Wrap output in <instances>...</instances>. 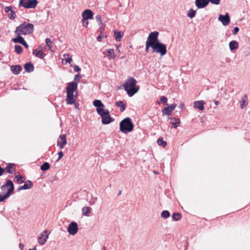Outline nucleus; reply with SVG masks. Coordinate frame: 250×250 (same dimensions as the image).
<instances>
[{
  "label": "nucleus",
  "mask_w": 250,
  "mask_h": 250,
  "mask_svg": "<svg viewBox=\"0 0 250 250\" xmlns=\"http://www.w3.org/2000/svg\"><path fill=\"white\" fill-rule=\"evenodd\" d=\"M14 48L15 51L18 54L21 53L23 51L22 47L20 45L16 44L14 46Z\"/></svg>",
  "instance_id": "473e14b6"
},
{
  "label": "nucleus",
  "mask_w": 250,
  "mask_h": 250,
  "mask_svg": "<svg viewBox=\"0 0 250 250\" xmlns=\"http://www.w3.org/2000/svg\"><path fill=\"white\" fill-rule=\"evenodd\" d=\"M83 25L86 27L88 24V21L87 19H83Z\"/></svg>",
  "instance_id": "8fccbe9b"
},
{
  "label": "nucleus",
  "mask_w": 250,
  "mask_h": 250,
  "mask_svg": "<svg viewBox=\"0 0 250 250\" xmlns=\"http://www.w3.org/2000/svg\"><path fill=\"white\" fill-rule=\"evenodd\" d=\"M37 0H20L19 6H22L25 8H34L38 4Z\"/></svg>",
  "instance_id": "39448f33"
},
{
  "label": "nucleus",
  "mask_w": 250,
  "mask_h": 250,
  "mask_svg": "<svg viewBox=\"0 0 250 250\" xmlns=\"http://www.w3.org/2000/svg\"><path fill=\"white\" fill-rule=\"evenodd\" d=\"M22 189H25V188H23V186H20L18 188V190H22Z\"/></svg>",
  "instance_id": "bf43d9fd"
},
{
  "label": "nucleus",
  "mask_w": 250,
  "mask_h": 250,
  "mask_svg": "<svg viewBox=\"0 0 250 250\" xmlns=\"http://www.w3.org/2000/svg\"><path fill=\"white\" fill-rule=\"evenodd\" d=\"M12 8H13V7L12 6H7L5 8L4 11L6 13H8L9 12L12 10Z\"/></svg>",
  "instance_id": "49530a36"
},
{
  "label": "nucleus",
  "mask_w": 250,
  "mask_h": 250,
  "mask_svg": "<svg viewBox=\"0 0 250 250\" xmlns=\"http://www.w3.org/2000/svg\"><path fill=\"white\" fill-rule=\"evenodd\" d=\"M24 68L26 72L30 73L33 71L34 67L33 64L31 62H29L25 64Z\"/></svg>",
  "instance_id": "b1692460"
},
{
  "label": "nucleus",
  "mask_w": 250,
  "mask_h": 250,
  "mask_svg": "<svg viewBox=\"0 0 250 250\" xmlns=\"http://www.w3.org/2000/svg\"><path fill=\"white\" fill-rule=\"evenodd\" d=\"M100 26V28H99V31L102 34L104 30V28H105V24H102V25H99Z\"/></svg>",
  "instance_id": "de8ad7c7"
},
{
  "label": "nucleus",
  "mask_w": 250,
  "mask_h": 250,
  "mask_svg": "<svg viewBox=\"0 0 250 250\" xmlns=\"http://www.w3.org/2000/svg\"><path fill=\"white\" fill-rule=\"evenodd\" d=\"M117 49L118 50V51H120V50H119L118 48H117Z\"/></svg>",
  "instance_id": "338daca9"
},
{
  "label": "nucleus",
  "mask_w": 250,
  "mask_h": 250,
  "mask_svg": "<svg viewBox=\"0 0 250 250\" xmlns=\"http://www.w3.org/2000/svg\"><path fill=\"white\" fill-rule=\"evenodd\" d=\"M81 78L82 76L80 74H77L75 76L74 81L77 82V81H79Z\"/></svg>",
  "instance_id": "a18cd8bd"
},
{
  "label": "nucleus",
  "mask_w": 250,
  "mask_h": 250,
  "mask_svg": "<svg viewBox=\"0 0 250 250\" xmlns=\"http://www.w3.org/2000/svg\"><path fill=\"white\" fill-rule=\"evenodd\" d=\"M134 125L129 117L123 119L120 123V129L124 133H127L132 131Z\"/></svg>",
  "instance_id": "20e7f679"
},
{
  "label": "nucleus",
  "mask_w": 250,
  "mask_h": 250,
  "mask_svg": "<svg viewBox=\"0 0 250 250\" xmlns=\"http://www.w3.org/2000/svg\"><path fill=\"white\" fill-rule=\"evenodd\" d=\"M78 86L77 82L73 81L68 83V86L66 88V92H74V91L77 89Z\"/></svg>",
  "instance_id": "ddd939ff"
},
{
  "label": "nucleus",
  "mask_w": 250,
  "mask_h": 250,
  "mask_svg": "<svg viewBox=\"0 0 250 250\" xmlns=\"http://www.w3.org/2000/svg\"><path fill=\"white\" fill-rule=\"evenodd\" d=\"M229 47L231 50L236 49L238 48V43L235 41H231L229 43Z\"/></svg>",
  "instance_id": "cd10ccee"
},
{
  "label": "nucleus",
  "mask_w": 250,
  "mask_h": 250,
  "mask_svg": "<svg viewBox=\"0 0 250 250\" xmlns=\"http://www.w3.org/2000/svg\"><path fill=\"white\" fill-rule=\"evenodd\" d=\"M195 14H196V11L195 10H194L193 9H190L188 12V14H187V15L190 18H193V17H195Z\"/></svg>",
  "instance_id": "f704fd0d"
},
{
  "label": "nucleus",
  "mask_w": 250,
  "mask_h": 250,
  "mask_svg": "<svg viewBox=\"0 0 250 250\" xmlns=\"http://www.w3.org/2000/svg\"><path fill=\"white\" fill-rule=\"evenodd\" d=\"M124 35V33L118 30H114V38L116 41L120 42L121 41Z\"/></svg>",
  "instance_id": "6ab92c4d"
},
{
  "label": "nucleus",
  "mask_w": 250,
  "mask_h": 250,
  "mask_svg": "<svg viewBox=\"0 0 250 250\" xmlns=\"http://www.w3.org/2000/svg\"><path fill=\"white\" fill-rule=\"evenodd\" d=\"M136 83L137 81L133 77L128 78L124 83V89L129 97H132L138 91L139 87L136 86Z\"/></svg>",
  "instance_id": "f03ea898"
},
{
  "label": "nucleus",
  "mask_w": 250,
  "mask_h": 250,
  "mask_svg": "<svg viewBox=\"0 0 250 250\" xmlns=\"http://www.w3.org/2000/svg\"><path fill=\"white\" fill-rule=\"evenodd\" d=\"M204 104L205 102L203 101H195L194 103V107L202 111L205 109Z\"/></svg>",
  "instance_id": "a211bd4d"
},
{
  "label": "nucleus",
  "mask_w": 250,
  "mask_h": 250,
  "mask_svg": "<svg viewBox=\"0 0 250 250\" xmlns=\"http://www.w3.org/2000/svg\"><path fill=\"white\" fill-rule=\"evenodd\" d=\"M67 95L66 102L68 104H72L75 103L76 99L74 98V92H66Z\"/></svg>",
  "instance_id": "f8f14e48"
},
{
  "label": "nucleus",
  "mask_w": 250,
  "mask_h": 250,
  "mask_svg": "<svg viewBox=\"0 0 250 250\" xmlns=\"http://www.w3.org/2000/svg\"><path fill=\"white\" fill-rule=\"evenodd\" d=\"M106 37H107V36H106V35H105V36H104V35L102 36V35H99V36L97 37V41H98V42H101L102 38H106Z\"/></svg>",
  "instance_id": "603ef678"
},
{
  "label": "nucleus",
  "mask_w": 250,
  "mask_h": 250,
  "mask_svg": "<svg viewBox=\"0 0 250 250\" xmlns=\"http://www.w3.org/2000/svg\"><path fill=\"white\" fill-rule=\"evenodd\" d=\"M50 164L47 162H44L41 166V169L42 171H46L50 168Z\"/></svg>",
  "instance_id": "2f4dec72"
},
{
  "label": "nucleus",
  "mask_w": 250,
  "mask_h": 250,
  "mask_svg": "<svg viewBox=\"0 0 250 250\" xmlns=\"http://www.w3.org/2000/svg\"><path fill=\"white\" fill-rule=\"evenodd\" d=\"M66 143L67 141L66 135L62 134L60 135V139H58L57 141L58 146H59L61 149H62L64 148Z\"/></svg>",
  "instance_id": "9b49d317"
},
{
  "label": "nucleus",
  "mask_w": 250,
  "mask_h": 250,
  "mask_svg": "<svg viewBox=\"0 0 250 250\" xmlns=\"http://www.w3.org/2000/svg\"><path fill=\"white\" fill-rule=\"evenodd\" d=\"M91 208L89 207H84L82 208V214L84 216H89L91 213Z\"/></svg>",
  "instance_id": "a878e982"
},
{
  "label": "nucleus",
  "mask_w": 250,
  "mask_h": 250,
  "mask_svg": "<svg viewBox=\"0 0 250 250\" xmlns=\"http://www.w3.org/2000/svg\"><path fill=\"white\" fill-rule=\"evenodd\" d=\"M95 19L99 25L104 24V23H103L102 17L100 15H97L95 17Z\"/></svg>",
  "instance_id": "37998d69"
},
{
  "label": "nucleus",
  "mask_w": 250,
  "mask_h": 250,
  "mask_svg": "<svg viewBox=\"0 0 250 250\" xmlns=\"http://www.w3.org/2000/svg\"><path fill=\"white\" fill-rule=\"evenodd\" d=\"M104 250H106V249L105 247H104Z\"/></svg>",
  "instance_id": "774afa93"
},
{
  "label": "nucleus",
  "mask_w": 250,
  "mask_h": 250,
  "mask_svg": "<svg viewBox=\"0 0 250 250\" xmlns=\"http://www.w3.org/2000/svg\"><path fill=\"white\" fill-rule=\"evenodd\" d=\"M121 191H120L119 193H118V195H120L121 194Z\"/></svg>",
  "instance_id": "0e129e2a"
},
{
  "label": "nucleus",
  "mask_w": 250,
  "mask_h": 250,
  "mask_svg": "<svg viewBox=\"0 0 250 250\" xmlns=\"http://www.w3.org/2000/svg\"><path fill=\"white\" fill-rule=\"evenodd\" d=\"M22 45H23L26 48H28L29 47V45L27 44L25 41L22 44Z\"/></svg>",
  "instance_id": "6e6d98bb"
},
{
  "label": "nucleus",
  "mask_w": 250,
  "mask_h": 250,
  "mask_svg": "<svg viewBox=\"0 0 250 250\" xmlns=\"http://www.w3.org/2000/svg\"><path fill=\"white\" fill-rule=\"evenodd\" d=\"M13 166H14V164H8L6 166L5 169L8 173L12 174L13 173L12 168Z\"/></svg>",
  "instance_id": "4c0bfd02"
},
{
  "label": "nucleus",
  "mask_w": 250,
  "mask_h": 250,
  "mask_svg": "<svg viewBox=\"0 0 250 250\" xmlns=\"http://www.w3.org/2000/svg\"><path fill=\"white\" fill-rule=\"evenodd\" d=\"M19 247L21 250H22L24 248V245L23 244H22L21 243H20L19 244Z\"/></svg>",
  "instance_id": "4d7b16f0"
},
{
  "label": "nucleus",
  "mask_w": 250,
  "mask_h": 250,
  "mask_svg": "<svg viewBox=\"0 0 250 250\" xmlns=\"http://www.w3.org/2000/svg\"><path fill=\"white\" fill-rule=\"evenodd\" d=\"M93 104L97 107L96 111L98 114H100L101 112L105 110L103 109L104 105L100 100H95L93 102Z\"/></svg>",
  "instance_id": "6e6552de"
},
{
  "label": "nucleus",
  "mask_w": 250,
  "mask_h": 250,
  "mask_svg": "<svg viewBox=\"0 0 250 250\" xmlns=\"http://www.w3.org/2000/svg\"><path fill=\"white\" fill-rule=\"evenodd\" d=\"M170 124L172 125L174 128H177L180 125V120L178 118H171Z\"/></svg>",
  "instance_id": "412c9836"
},
{
  "label": "nucleus",
  "mask_w": 250,
  "mask_h": 250,
  "mask_svg": "<svg viewBox=\"0 0 250 250\" xmlns=\"http://www.w3.org/2000/svg\"><path fill=\"white\" fill-rule=\"evenodd\" d=\"M167 98L166 97L163 96H162L161 97V98L160 99V100L158 101V104H160L161 103L163 102L165 104H166L167 105Z\"/></svg>",
  "instance_id": "79ce46f5"
},
{
  "label": "nucleus",
  "mask_w": 250,
  "mask_h": 250,
  "mask_svg": "<svg viewBox=\"0 0 250 250\" xmlns=\"http://www.w3.org/2000/svg\"><path fill=\"white\" fill-rule=\"evenodd\" d=\"M8 17L10 19H14L16 17V14L15 12L13 10L10 11V13L9 14Z\"/></svg>",
  "instance_id": "c03bdc74"
},
{
  "label": "nucleus",
  "mask_w": 250,
  "mask_h": 250,
  "mask_svg": "<svg viewBox=\"0 0 250 250\" xmlns=\"http://www.w3.org/2000/svg\"><path fill=\"white\" fill-rule=\"evenodd\" d=\"M11 69L14 74L17 75L22 70V67L20 65H14L11 66Z\"/></svg>",
  "instance_id": "aec40b11"
},
{
  "label": "nucleus",
  "mask_w": 250,
  "mask_h": 250,
  "mask_svg": "<svg viewBox=\"0 0 250 250\" xmlns=\"http://www.w3.org/2000/svg\"><path fill=\"white\" fill-rule=\"evenodd\" d=\"M218 20L220 21L224 26L228 25L230 22V18L228 13L225 15H220Z\"/></svg>",
  "instance_id": "1a4fd4ad"
},
{
  "label": "nucleus",
  "mask_w": 250,
  "mask_h": 250,
  "mask_svg": "<svg viewBox=\"0 0 250 250\" xmlns=\"http://www.w3.org/2000/svg\"><path fill=\"white\" fill-rule=\"evenodd\" d=\"M184 106V104L182 103H180V105H179V108L180 109H182L183 107Z\"/></svg>",
  "instance_id": "13d9d810"
},
{
  "label": "nucleus",
  "mask_w": 250,
  "mask_h": 250,
  "mask_svg": "<svg viewBox=\"0 0 250 250\" xmlns=\"http://www.w3.org/2000/svg\"><path fill=\"white\" fill-rule=\"evenodd\" d=\"M209 3L208 0H195V5L199 9L204 8L207 6Z\"/></svg>",
  "instance_id": "4468645a"
},
{
  "label": "nucleus",
  "mask_w": 250,
  "mask_h": 250,
  "mask_svg": "<svg viewBox=\"0 0 250 250\" xmlns=\"http://www.w3.org/2000/svg\"><path fill=\"white\" fill-rule=\"evenodd\" d=\"M15 178L16 179L17 182L20 184L23 183L25 180L24 178L20 174L16 175Z\"/></svg>",
  "instance_id": "c9c22d12"
},
{
  "label": "nucleus",
  "mask_w": 250,
  "mask_h": 250,
  "mask_svg": "<svg viewBox=\"0 0 250 250\" xmlns=\"http://www.w3.org/2000/svg\"><path fill=\"white\" fill-rule=\"evenodd\" d=\"M177 105L175 104H171L170 106L165 107L162 111L163 115H167L169 116L172 111L175 108Z\"/></svg>",
  "instance_id": "9d476101"
},
{
  "label": "nucleus",
  "mask_w": 250,
  "mask_h": 250,
  "mask_svg": "<svg viewBox=\"0 0 250 250\" xmlns=\"http://www.w3.org/2000/svg\"><path fill=\"white\" fill-rule=\"evenodd\" d=\"M63 57L64 58V60L65 61V63H68L70 64L72 62V59L68 54H63Z\"/></svg>",
  "instance_id": "72a5a7b5"
},
{
  "label": "nucleus",
  "mask_w": 250,
  "mask_h": 250,
  "mask_svg": "<svg viewBox=\"0 0 250 250\" xmlns=\"http://www.w3.org/2000/svg\"><path fill=\"white\" fill-rule=\"evenodd\" d=\"M23 186L25 189H31L33 187V183L31 181L28 180L25 182Z\"/></svg>",
  "instance_id": "7c9ffc66"
},
{
  "label": "nucleus",
  "mask_w": 250,
  "mask_h": 250,
  "mask_svg": "<svg viewBox=\"0 0 250 250\" xmlns=\"http://www.w3.org/2000/svg\"><path fill=\"white\" fill-rule=\"evenodd\" d=\"M4 170H5V169H3V168H2L0 166V176H1L3 174V173L4 171Z\"/></svg>",
  "instance_id": "5fc2aeb1"
},
{
  "label": "nucleus",
  "mask_w": 250,
  "mask_h": 250,
  "mask_svg": "<svg viewBox=\"0 0 250 250\" xmlns=\"http://www.w3.org/2000/svg\"><path fill=\"white\" fill-rule=\"evenodd\" d=\"M17 37L15 38H13L12 39V41L15 43H19L22 44L25 42L24 39L21 36L22 35L16 34Z\"/></svg>",
  "instance_id": "4be33fe9"
},
{
  "label": "nucleus",
  "mask_w": 250,
  "mask_h": 250,
  "mask_svg": "<svg viewBox=\"0 0 250 250\" xmlns=\"http://www.w3.org/2000/svg\"><path fill=\"white\" fill-rule=\"evenodd\" d=\"M151 33L153 44V52L160 54L162 56L165 55L167 52V46L165 44L160 42L158 39L159 32L154 31Z\"/></svg>",
  "instance_id": "f257e3e1"
},
{
  "label": "nucleus",
  "mask_w": 250,
  "mask_h": 250,
  "mask_svg": "<svg viewBox=\"0 0 250 250\" xmlns=\"http://www.w3.org/2000/svg\"><path fill=\"white\" fill-rule=\"evenodd\" d=\"M86 200L89 202V205H94L97 200V197L93 198L91 194H87L86 196Z\"/></svg>",
  "instance_id": "bb28decb"
},
{
  "label": "nucleus",
  "mask_w": 250,
  "mask_h": 250,
  "mask_svg": "<svg viewBox=\"0 0 250 250\" xmlns=\"http://www.w3.org/2000/svg\"><path fill=\"white\" fill-rule=\"evenodd\" d=\"M37 49H38V50L41 49L42 50V47L41 45H39Z\"/></svg>",
  "instance_id": "680f3d73"
},
{
  "label": "nucleus",
  "mask_w": 250,
  "mask_h": 250,
  "mask_svg": "<svg viewBox=\"0 0 250 250\" xmlns=\"http://www.w3.org/2000/svg\"><path fill=\"white\" fill-rule=\"evenodd\" d=\"M240 107L241 109H243L245 106L248 104V97L246 94L244 95L242 97L241 101H240Z\"/></svg>",
  "instance_id": "393cba45"
},
{
  "label": "nucleus",
  "mask_w": 250,
  "mask_h": 250,
  "mask_svg": "<svg viewBox=\"0 0 250 250\" xmlns=\"http://www.w3.org/2000/svg\"><path fill=\"white\" fill-rule=\"evenodd\" d=\"M170 216V213L168 210H164L161 213V217L164 218H167Z\"/></svg>",
  "instance_id": "a19ab883"
},
{
  "label": "nucleus",
  "mask_w": 250,
  "mask_h": 250,
  "mask_svg": "<svg viewBox=\"0 0 250 250\" xmlns=\"http://www.w3.org/2000/svg\"><path fill=\"white\" fill-rule=\"evenodd\" d=\"M98 114L101 116L102 122L104 125L109 124L114 120L113 118L110 117L109 112L107 109H105V110Z\"/></svg>",
  "instance_id": "423d86ee"
},
{
  "label": "nucleus",
  "mask_w": 250,
  "mask_h": 250,
  "mask_svg": "<svg viewBox=\"0 0 250 250\" xmlns=\"http://www.w3.org/2000/svg\"><path fill=\"white\" fill-rule=\"evenodd\" d=\"M78 229H79L77 223L73 221L69 224L67 230L70 235H74L77 233Z\"/></svg>",
  "instance_id": "0eeeda50"
},
{
  "label": "nucleus",
  "mask_w": 250,
  "mask_h": 250,
  "mask_svg": "<svg viewBox=\"0 0 250 250\" xmlns=\"http://www.w3.org/2000/svg\"><path fill=\"white\" fill-rule=\"evenodd\" d=\"M182 217L181 214L178 212H175L172 215V218L173 220L177 221L180 220Z\"/></svg>",
  "instance_id": "c756f323"
},
{
  "label": "nucleus",
  "mask_w": 250,
  "mask_h": 250,
  "mask_svg": "<svg viewBox=\"0 0 250 250\" xmlns=\"http://www.w3.org/2000/svg\"><path fill=\"white\" fill-rule=\"evenodd\" d=\"M214 104L216 105H218L219 104V102L218 101H216L214 102Z\"/></svg>",
  "instance_id": "052dcab7"
},
{
  "label": "nucleus",
  "mask_w": 250,
  "mask_h": 250,
  "mask_svg": "<svg viewBox=\"0 0 250 250\" xmlns=\"http://www.w3.org/2000/svg\"><path fill=\"white\" fill-rule=\"evenodd\" d=\"M47 232V231L45 230L43 231V233L41 234V235L38 237V243L41 245H44L48 238V234H47L45 235L44 234V233H46Z\"/></svg>",
  "instance_id": "2eb2a0df"
},
{
  "label": "nucleus",
  "mask_w": 250,
  "mask_h": 250,
  "mask_svg": "<svg viewBox=\"0 0 250 250\" xmlns=\"http://www.w3.org/2000/svg\"><path fill=\"white\" fill-rule=\"evenodd\" d=\"M83 18L85 19H93L92 11L89 9H86L83 11L82 14Z\"/></svg>",
  "instance_id": "f3484780"
},
{
  "label": "nucleus",
  "mask_w": 250,
  "mask_h": 250,
  "mask_svg": "<svg viewBox=\"0 0 250 250\" xmlns=\"http://www.w3.org/2000/svg\"><path fill=\"white\" fill-rule=\"evenodd\" d=\"M28 250H37L36 247H34L33 248L30 249Z\"/></svg>",
  "instance_id": "e2e57ef3"
},
{
  "label": "nucleus",
  "mask_w": 250,
  "mask_h": 250,
  "mask_svg": "<svg viewBox=\"0 0 250 250\" xmlns=\"http://www.w3.org/2000/svg\"><path fill=\"white\" fill-rule=\"evenodd\" d=\"M58 154L59 155V157H58V159L57 160L56 162H58L63 156V153L62 151L59 152Z\"/></svg>",
  "instance_id": "09e8293b"
},
{
  "label": "nucleus",
  "mask_w": 250,
  "mask_h": 250,
  "mask_svg": "<svg viewBox=\"0 0 250 250\" xmlns=\"http://www.w3.org/2000/svg\"><path fill=\"white\" fill-rule=\"evenodd\" d=\"M117 49L118 50V51H120V50H119L118 48H117Z\"/></svg>",
  "instance_id": "69168bd1"
},
{
  "label": "nucleus",
  "mask_w": 250,
  "mask_h": 250,
  "mask_svg": "<svg viewBox=\"0 0 250 250\" xmlns=\"http://www.w3.org/2000/svg\"><path fill=\"white\" fill-rule=\"evenodd\" d=\"M33 54L35 55L36 57H38L40 59H42L45 56V54L43 52L42 50L40 49H35L33 50Z\"/></svg>",
  "instance_id": "5701e85b"
},
{
  "label": "nucleus",
  "mask_w": 250,
  "mask_h": 250,
  "mask_svg": "<svg viewBox=\"0 0 250 250\" xmlns=\"http://www.w3.org/2000/svg\"><path fill=\"white\" fill-rule=\"evenodd\" d=\"M33 31L34 25L33 24L24 22L16 27L15 33L16 34L26 35L33 33Z\"/></svg>",
  "instance_id": "7ed1b4c3"
},
{
  "label": "nucleus",
  "mask_w": 250,
  "mask_h": 250,
  "mask_svg": "<svg viewBox=\"0 0 250 250\" xmlns=\"http://www.w3.org/2000/svg\"><path fill=\"white\" fill-rule=\"evenodd\" d=\"M81 68L78 65H75L74 67V70L75 72H79L81 71Z\"/></svg>",
  "instance_id": "864d4df0"
},
{
  "label": "nucleus",
  "mask_w": 250,
  "mask_h": 250,
  "mask_svg": "<svg viewBox=\"0 0 250 250\" xmlns=\"http://www.w3.org/2000/svg\"><path fill=\"white\" fill-rule=\"evenodd\" d=\"M107 52L108 53L107 56L109 58L114 59L115 58V56L114 55V50L113 49H108Z\"/></svg>",
  "instance_id": "ea45409f"
},
{
  "label": "nucleus",
  "mask_w": 250,
  "mask_h": 250,
  "mask_svg": "<svg viewBox=\"0 0 250 250\" xmlns=\"http://www.w3.org/2000/svg\"><path fill=\"white\" fill-rule=\"evenodd\" d=\"M45 43H46V46L48 47V49L49 50L51 51L52 50L51 48H52V42L51 41V40L49 38L46 39Z\"/></svg>",
  "instance_id": "58836bf2"
},
{
  "label": "nucleus",
  "mask_w": 250,
  "mask_h": 250,
  "mask_svg": "<svg viewBox=\"0 0 250 250\" xmlns=\"http://www.w3.org/2000/svg\"><path fill=\"white\" fill-rule=\"evenodd\" d=\"M115 105L118 107L121 106V108L120 109V110L121 112H123L125 109V105L124 104L123 101H120L116 102Z\"/></svg>",
  "instance_id": "c85d7f7f"
},
{
  "label": "nucleus",
  "mask_w": 250,
  "mask_h": 250,
  "mask_svg": "<svg viewBox=\"0 0 250 250\" xmlns=\"http://www.w3.org/2000/svg\"><path fill=\"white\" fill-rule=\"evenodd\" d=\"M149 47H151L153 49V44L152 41V37H151V33H150L146 40V49L145 51L146 52H148L149 50Z\"/></svg>",
  "instance_id": "dca6fc26"
},
{
  "label": "nucleus",
  "mask_w": 250,
  "mask_h": 250,
  "mask_svg": "<svg viewBox=\"0 0 250 250\" xmlns=\"http://www.w3.org/2000/svg\"><path fill=\"white\" fill-rule=\"evenodd\" d=\"M157 144L159 146H162L165 147L167 146V143L166 141H164L163 138H160L157 140Z\"/></svg>",
  "instance_id": "e433bc0d"
},
{
  "label": "nucleus",
  "mask_w": 250,
  "mask_h": 250,
  "mask_svg": "<svg viewBox=\"0 0 250 250\" xmlns=\"http://www.w3.org/2000/svg\"><path fill=\"white\" fill-rule=\"evenodd\" d=\"M239 31V28L238 27H235L232 31V34L236 35Z\"/></svg>",
  "instance_id": "3c124183"
}]
</instances>
